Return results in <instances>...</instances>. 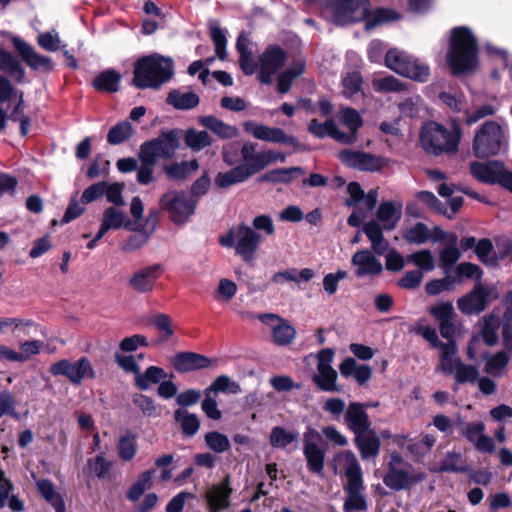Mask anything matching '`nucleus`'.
<instances>
[{
    "instance_id": "58",
    "label": "nucleus",
    "mask_w": 512,
    "mask_h": 512,
    "mask_svg": "<svg viewBox=\"0 0 512 512\" xmlns=\"http://www.w3.org/2000/svg\"><path fill=\"white\" fill-rule=\"evenodd\" d=\"M111 466L112 463L106 460L102 453L87 460V468L92 470L99 479H104L107 476Z\"/></svg>"
},
{
    "instance_id": "33",
    "label": "nucleus",
    "mask_w": 512,
    "mask_h": 512,
    "mask_svg": "<svg viewBox=\"0 0 512 512\" xmlns=\"http://www.w3.org/2000/svg\"><path fill=\"white\" fill-rule=\"evenodd\" d=\"M199 102L200 98L196 93H181L177 89L171 90L166 97V103L177 110H191L198 106Z\"/></svg>"
},
{
    "instance_id": "56",
    "label": "nucleus",
    "mask_w": 512,
    "mask_h": 512,
    "mask_svg": "<svg viewBox=\"0 0 512 512\" xmlns=\"http://www.w3.org/2000/svg\"><path fill=\"white\" fill-rule=\"evenodd\" d=\"M335 125L333 118H328L324 123H320L316 118L312 119L307 127L308 132L318 139L330 137L332 129Z\"/></svg>"
},
{
    "instance_id": "29",
    "label": "nucleus",
    "mask_w": 512,
    "mask_h": 512,
    "mask_svg": "<svg viewBox=\"0 0 512 512\" xmlns=\"http://www.w3.org/2000/svg\"><path fill=\"white\" fill-rule=\"evenodd\" d=\"M338 374L333 367L317 368V373L312 376L313 383L325 392H342L341 386L337 384Z\"/></svg>"
},
{
    "instance_id": "44",
    "label": "nucleus",
    "mask_w": 512,
    "mask_h": 512,
    "mask_svg": "<svg viewBox=\"0 0 512 512\" xmlns=\"http://www.w3.org/2000/svg\"><path fill=\"white\" fill-rule=\"evenodd\" d=\"M403 239L410 244H423L430 238V231L426 224L417 222L402 234Z\"/></svg>"
},
{
    "instance_id": "26",
    "label": "nucleus",
    "mask_w": 512,
    "mask_h": 512,
    "mask_svg": "<svg viewBox=\"0 0 512 512\" xmlns=\"http://www.w3.org/2000/svg\"><path fill=\"white\" fill-rule=\"evenodd\" d=\"M339 371L345 378L354 377L359 385H364L372 377V369L369 365H358L352 357L345 358L339 365Z\"/></svg>"
},
{
    "instance_id": "13",
    "label": "nucleus",
    "mask_w": 512,
    "mask_h": 512,
    "mask_svg": "<svg viewBox=\"0 0 512 512\" xmlns=\"http://www.w3.org/2000/svg\"><path fill=\"white\" fill-rule=\"evenodd\" d=\"M233 488L231 487V476L226 474L223 479L212 484L205 492L206 509L208 512H222L231 505V496Z\"/></svg>"
},
{
    "instance_id": "54",
    "label": "nucleus",
    "mask_w": 512,
    "mask_h": 512,
    "mask_svg": "<svg viewBox=\"0 0 512 512\" xmlns=\"http://www.w3.org/2000/svg\"><path fill=\"white\" fill-rule=\"evenodd\" d=\"M407 261L414 263L418 268L427 272L432 271L435 267L433 255L427 249L408 255Z\"/></svg>"
},
{
    "instance_id": "55",
    "label": "nucleus",
    "mask_w": 512,
    "mask_h": 512,
    "mask_svg": "<svg viewBox=\"0 0 512 512\" xmlns=\"http://www.w3.org/2000/svg\"><path fill=\"white\" fill-rule=\"evenodd\" d=\"M373 88L377 92H400L405 85L396 77L389 75L373 81Z\"/></svg>"
},
{
    "instance_id": "24",
    "label": "nucleus",
    "mask_w": 512,
    "mask_h": 512,
    "mask_svg": "<svg viewBox=\"0 0 512 512\" xmlns=\"http://www.w3.org/2000/svg\"><path fill=\"white\" fill-rule=\"evenodd\" d=\"M122 74L109 68L97 74L91 82V86L99 93H117L120 90Z\"/></svg>"
},
{
    "instance_id": "62",
    "label": "nucleus",
    "mask_w": 512,
    "mask_h": 512,
    "mask_svg": "<svg viewBox=\"0 0 512 512\" xmlns=\"http://www.w3.org/2000/svg\"><path fill=\"white\" fill-rule=\"evenodd\" d=\"M124 212L114 207H108L104 210L102 221L106 223L110 229H120L125 224Z\"/></svg>"
},
{
    "instance_id": "64",
    "label": "nucleus",
    "mask_w": 512,
    "mask_h": 512,
    "mask_svg": "<svg viewBox=\"0 0 512 512\" xmlns=\"http://www.w3.org/2000/svg\"><path fill=\"white\" fill-rule=\"evenodd\" d=\"M460 251L457 247H445L440 251L439 258L441 268L447 272L460 259Z\"/></svg>"
},
{
    "instance_id": "47",
    "label": "nucleus",
    "mask_w": 512,
    "mask_h": 512,
    "mask_svg": "<svg viewBox=\"0 0 512 512\" xmlns=\"http://www.w3.org/2000/svg\"><path fill=\"white\" fill-rule=\"evenodd\" d=\"M204 440L206 445L215 453H223L231 448L229 438L218 431H210L206 433Z\"/></svg>"
},
{
    "instance_id": "21",
    "label": "nucleus",
    "mask_w": 512,
    "mask_h": 512,
    "mask_svg": "<svg viewBox=\"0 0 512 512\" xmlns=\"http://www.w3.org/2000/svg\"><path fill=\"white\" fill-rule=\"evenodd\" d=\"M368 406L367 403L350 402L346 408L344 423L354 435L366 432L371 428L372 422L366 412Z\"/></svg>"
},
{
    "instance_id": "14",
    "label": "nucleus",
    "mask_w": 512,
    "mask_h": 512,
    "mask_svg": "<svg viewBox=\"0 0 512 512\" xmlns=\"http://www.w3.org/2000/svg\"><path fill=\"white\" fill-rule=\"evenodd\" d=\"M368 12V0H337L333 14L338 24L349 25L364 20Z\"/></svg>"
},
{
    "instance_id": "40",
    "label": "nucleus",
    "mask_w": 512,
    "mask_h": 512,
    "mask_svg": "<svg viewBox=\"0 0 512 512\" xmlns=\"http://www.w3.org/2000/svg\"><path fill=\"white\" fill-rule=\"evenodd\" d=\"M199 168L198 160L182 161L164 166L163 170L172 180H184L188 175Z\"/></svg>"
},
{
    "instance_id": "20",
    "label": "nucleus",
    "mask_w": 512,
    "mask_h": 512,
    "mask_svg": "<svg viewBox=\"0 0 512 512\" xmlns=\"http://www.w3.org/2000/svg\"><path fill=\"white\" fill-rule=\"evenodd\" d=\"M170 364L176 372L185 374L210 367L212 360L196 352L183 351L176 353Z\"/></svg>"
},
{
    "instance_id": "10",
    "label": "nucleus",
    "mask_w": 512,
    "mask_h": 512,
    "mask_svg": "<svg viewBox=\"0 0 512 512\" xmlns=\"http://www.w3.org/2000/svg\"><path fill=\"white\" fill-rule=\"evenodd\" d=\"M243 129L258 140L291 146L295 151L304 150L295 136L286 134L281 128L269 127L254 121H246L243 124Z\"/></svg>"
},
{
    "instance_id": "57",
    "label": "nucleus",
    "mask_w": 512,
    "mask_h": 512,
    "mask_svg": "<svg viewBox=\"0 0 512 512\" xmlns=\"http://www.w3.org/2000/svg\"><path fill=\"white\" fill-rule=\"evenodd\" d=\"M154 327L160 331V342L167 341L174 333L171 318L163 313H158L152 320Z\"/></svg>"
},
{
    "instance_id": "51",
    "label": "nucleus",
    "mask_w": 512,
    "mask_h": 512,
    "mask_svg": "<svg viewBox=\"0 0 512 512\" xmlns=\"http://www.w3.org/2000/svg\"><path fill=\"white\" fill-rule=\"evenodd\" d=\"M138 157L141 161V166L137 169V181L142 185H148L154 180L153 167L157 162L140 152Z\"/></svg>"
},
{
    "instance_id": "22",
    "label": "nucleus",
    "mask_w": 512,
    "mask_h": 512,
    "mask_svg": "<svg viewBox=\"0 0 512 512\" xmlns=\"http://www.w3.org/2000/svg\"><path fill=\"white\" fill-rule=\"evenodd\" d=\"M351 263L357 267L354 271L357 278L376 277L383 272L381 261L368 249H362L354 253Z\"/></svg>"
},
{
    "instance_id": "28",
    "label": "nucleus",
    "mask_w": 512,
    "mask_h": 512,
    "mask_svg": "<svg viewBox=\"0 0 512 512\" xmlns=\"http://www.w3.org/2000/svg\"><path fill=\"white\" fill-rule=\"evenodd\" d=\"M325 449L317 443L307 442L303 446V454L306 459L307 469L318 476H323L325 465Z\"/></svg>"
},
{
    "instance_id": "43",
    "label": "nucleus",
    "mask_w": 512,
    "mask_h": 512,
    "mask_svg": "<svg viewBox=\"0 0 512 512\" xmlns=\"http://www.w3.org/2000/svg\"><path fill=\"white\" fill-rule=\"evenodd\" d=\"M133 127L129 121H122L112 126L107 134V142L110 145H119L133 135Z\"/></svg>"
},
{
    "instance_id": "32",
    "label": "nucleus",
    "mask_w": 512,
    "mask_h": 512,
    "mask_svg": "<svg viewBox=\"0 0 512 512\" xmlns=\"http://www.w3.org/2000/svg\"><path fill=\"white\" fill-rule=\"evenodd\" d=\"M402 205H395L393 201H383L380 203L376 216L377 219L385 223L384 228L386 230H392L395 228L397 222L402 216Z\"/></svg>"
},
{
    "instance_id": "16",
    "label": "nucleus",
    "mask_w": 512,
    "mask_h": 512,
    "mask_svg": "<svg viewBox=\"0 0 512 512\" xmlns=\"http://www.w3.org/2000/svg\"><path fill=\"white\" fill-rule=\"evenodd\" d=\"M495 289L486 287L481 283L475 284L472 291L458 300V308L465 314H479L483 312L491 301Z\"/></svg>"
},
{
    "instance_id": "18",
    "label": "nucleus",
    "mask_w": 512,
    "mask_h": 512,
    "mask_svg": "<svg viewBox=\"0 0 512 512\" xmlns=\"http://www.w3.org/2000/svg\"><path fill=\"white\" fill-rule=\"evenodd\" d=\"M426 478L424 472L410 474L407 470L398 467H387L383 476V483L394 491L408 490L411 486L422 482Z\"/></svg>"
},
{
    "instance_id": "7",
    "label": "nucleus",
    "mask_w": 512,
    "mask_h": 512,
    "mask_svg": "<svg viewBox=\"0 0 512 512\" xmlns=\"http://www.w3.org/2000/svg\"><path fill=\"white\" fill-rule=\"evenodd\" d=\"M385 65L399 75L420 82L427 81L430 75V69L426 64L395 48L387 51Z\"/></svg>"
},
{
    "instance_id": "12",
    "label": "nucleus",
    "mask_w": 512,
    "mask_h": 512,
    "mask_svg": "<svg viewBox=\"0 0 512 512\" xmlns=\"http://www.w3.org/2000/svg\"><path fill=\"white\" fill-rule=\"evenodd\" d=\"M338 158L345 166L366 172H378L386 164L382 156L358 150L343 149Z\"/></svg>"
},
{
    "instance_id": "46",
    "label": "nucleus",
    "mask_w": 512,
    "mask_h": 512,
    "mask_svg": "<svg viewBox=\"0 0 512 512\" xmlns=\"http://www.w3.org/2000/svg\"><path fill=\"white\" fill-rule=\"evenodd\" d=\"M271 156L272 154L268 152V150L258 152L257 155H255L250 161V163H243L241 166L246 172L247 176L250 178L252 175L260 172L272 163L273 158Z\"/></svg>"
},
{
    "instance_id": "34",
    "label": "nucleus",
    "mask_w": 512,
    "mask_h": 512,
    "mask_svg": "<svg viewBox=\"0 0 512 512\" xmlns=\"http://www.w3.org/2000/svg\"><path fill=\"white\" fill-rule=\"evenodd\" d=\"M293 174L302 175L304 174V169L299 166L288 168H275L261 175L258 178V181L289 184L293 181Z\"/></svg>"
},
{
    "instance_id": "42",
    "label": "nucleus",
    "mask_w": 512,
    "mask_h": 512,
    "mask_svg": "<svg viewBox=\"0 0 512 512\" xmlns=\"http://www.w3.org/2000/svg\"><path fill=\"white\" fill-rule=\"evenodd\" d=\"M118 455L123 461H130L137 453V435L127 430L118 440Z\"/></svg>"
},
{
    "instance_id": "27",
    "label": "nucleus",
    "mask_w": 512,
    "mask_h": 512,
    "mask_svg": "<svg viewBox=\"0 0 512 512\" xmlns=\"http://www.w3.org/2000/svg\"><path fill=\"white\" fill-rule=\"evenodd\" d=\"M259 319L267 323V320H280V323L273 328V339L278 345L284 346L290 344L295 338L296 331L293 326L285 320L280 319L277 315L266 313L259 316Z\"/></svg>"
},
{
    "instance_id": "48",
    "label": "nucleus",
    "mask_w": 512,
    "mask_h": 512,
    "mask_svg": "<svg viewBox=\"0 0 512 512\" xmlns=\"http://www.w3.org/2000/svg\"><path fill=\"white\" fill-rule=\"evenodd\" d=\"M454 377L458 384H473L478 380L479 370L475 365L464 364L459 358H457V371L455 372Z\"/></svg>"
},
{
    "instance_id": "60",
    "label": "nucleus",
    "mask_w": 512,
    "mask_h": 512,
    "mask_svg": "<svg viewBox=\"0 0 512 512\" xmlns=\"http://www.w3.org/2000/svg\"><path fill=\"white\" fill-rule=\"evenodd\" d=\"M149 342L146 336L134 334L123 338L119 343V349L125 353L135 352L139 347H148Z\"/></svg>"
},
{
    "instance_id": "31",
    "label": "nucleus",
    "mask_w": 512,
    "mask_h": 512,
    "mask_svg": "<svg viewBox=\"0 0 512 512\" xmlns=\"http://www.w3.org/2000/svg\"><path fill=\"white\" fill-rule=\"evenodd\" d=\"M510 358V354L504 350L498 351L493 355H489L488 352H485L483 354V359L486 360L484 367L485 373L493 377L502 376L508 367Z\"/></svg>"
},
{
    "instance_id": "17",
    "label": "nucleus",
    "mask_w": 512,
    "mask_h": 512,
    "mask_svg": "<svg viewBox=\"0 0 512 512\" xmlns=\"http://www.w3.org/2000/svg\"><path fill=\"white\" fill-rule=\"evenodd\" d=\"M236 236V253L241 255L244 261H251L262 241L261 235L252 227L241 223L236 227Z\"/></svg>"
},
{
    "instance_id": "41",
    "label": "nucleus",
    "mask_w": 512,
    "mask_h": 512,
    "mask_svg": "<svg viewBox=\"0 0 512 512\" xmlns=\"http://www.w3.org/2000/svg\"><path fill=\"white\" fill-rule=\"evenodd\" d=\"M174 419L181 424V430L184 436H194L200 428V420L194 413L187 410L177 409L174 412Z\"/></svg>"
},
{
    "instance_id": "63",
    "label": "nucleus",
    "mask_w": 512,
    "mask_h": 512,
    "mask_svg": "<svg viewBox=\"0 0 512 512\" xmlns=\"http://www.w3.org/2000/svg\"><path fill=\"white\" fill-rule=\"evenodd\" d=\"M423 277V272L420 270L407 271L403 277L397 281V286L407 290L415 289L420 286Z\"/></svg>"
},
{
    "instance_id": "15",
    "label": "nucleus",
    "mask_w": 512,
    "mask_h": 512,
    "mask_svg": "<svg viewBox=\"0 0 512 512\" xmlns=\"http://www.w3.org/2000/svg\"><path fill=\"white\" fill-rule=\"evenodd\" d=\"M13 46L21 57L22 61L33 71L51 73L54 70V63L49 56L37 53L33 46L20 37H14Z\"/></svg>"
},
{
    "instance_id": "36",
    "label": "nucleus",
    "mask_w": 512,
    "mask_h": 512,
    "mask_svg": "<svg viewBox=\"0 0 512 512\" xmlns=\"http://www.w3.org/2000/svg\"><path fill=\"white\" fill-rule=\"evenodd\" d=\"M248 179L249 177L240 164L226 172H219L214 178V184L220 189H227Z\"/></svg>"
},
{
    "instance_id": "49",
    "label": "nucleus",
    "mask_w": 512,
    "mask_h": 512,
    "mask_svg": "<svg viewBox=\"0 0 512 512\" xmlns=\"http://www.w3.org/2000/svg\"><path fill=\"white\" fill-rule=\"evenodd\" d=\"M238 393L240 391V386L238 383L233 382L229 376L220 375L218 376L212 384L204 390V394L206 396L210 395L211 392H227Z\"/></svg>"
},
{
    "instance_id": "8",
    "label": "nucleus",
    "mask_w": 512,
    "mask_h": 512,
    "mask_svg": "<svg viewBox=\"0 0 512 512\" xmlns=\"http://www.w3.org/2000/svg\"><path fill=\"white\" fill-rule=\"evenodd\" d=\"M196 203L195 200L186 197L183 192L177 191H169L159 200L160 208L168 212L170 220L177 225L188 221L195 212Z\"/></svg>"
},
{
    "instance_id": "30",
    "label": "nucleus",
    "mask_w": 512,
    "mask_h": 512,
    "mask_svg": "<svg viewBox=\"0 0 512 512\" xmlns=\"http://www.w3.org/2000/svg\"><path fill=\"white\" fill-rule=\"evenodd\" d=\"M167 377L168 374L163 368L152 365L147 367L143 373L141 370L139 371V374L134 377V384L139 390L147 391L152 385L159 384Z\"/></svg>"
},
{
    "instance_id": "19",
    "label": "nucleus",
    "mask_w": 512,
    "mask_h": 512,
    "mask_svg": "<svg viewBox=\"0 0 512 512\" xmlns=\"http://www.w3.org/2000/svg\"><path fill=\"white\" fill-rule=\"evenodd\" d=\"M163 271L164 268L160 263L146 266L133 273L129 279V285L138 293H149L155 288L156 281Z\"/></svg>"
},
{
    "instance_id": "11",
    "label": "nucleus",
    "mask_w": 512,
    "mask_h": 512,
    "mask_svg": "<svg viewBox=\"0 0 512 512\" xmlns=\"http://www.w3.org/2000/svg\"><path fill=\"white\" fill-rule=\"evenodd\" d=\"M286 60L287 53L279 45L267 46L259 57L258 80L262 84H271L272 76L285 65Z\"/></svg>"
},
{
    "instance_id": "59",
    "label": "nucleus",
    "mask_w": 512,
    "mask_h": 512,
    "mask_svg": "<svg viewBox=\"0 0 512 512\" xmlns=\"http://www.w3.org/2000/svg\"><path fill=\"white\" fill-rule=\"evenodd\" d=\"M456 278L446 276L442 279H433L425 285V292L430 296H436L443 291H449L453 288Z\"/></svg>"
},
{
    "instance_id": "38",
    "label": "nucleus",
    "mask_w": 512,
    "mask_h": 512,
    "mask_svg": "<svg viewBox=\"0 0 512 512\" xmlns=\"http://www.w3.org/2000/svg\"><path fill=\"white\" fill-rule=\"evenodd\" d=\"M184 143L194 152H199L213 143V139L206 130L197 131L189 128L184 132Z\"/></svg>"
},
{
    "instance_id": "5",
    "label": "nucleus",
    "mask_w": 512,
    "mask_h": 512,
    "mask_svg": "<svg viewBox=\"0 0 512 512\" xmlns=\"http://www.w3.org/2000/svg\"><path fill=\"white\" fill-rule=\"evenodd\" d=\"M504 133L495 121L484 122L473 138V153L477 158L498 155L503 146Z\"/></svg>"
},
{
    "instance_id": "4",
    "label": "nucleus",
    "mask_w": 512,
    "mask_h": 512,
    "mask_svg": "<svg viewBox=\"0 0 512 512\" xmlns=\"http://www.w3.org/2000/svg\"><path fill=\"white\" fill-rule=\"evenodd\" d=\"M461 130L455 126L453 131L435 121L425 123L420 131L422 148L431 155L440 156L443 153H453L458 150Z\"/></svg>"
},
{
    "instance_id": "6",
    "label": "nucleus",
    "mask_w": 512,
    "mask_h": 512,
    "mask_svg": "<svg viewBox=\"0 0 512 512\" xmlns=\"http://www.w3.org/2000/svg\"><path fill=\"white\" fill-rule=\"evenodd\" d=\"M181 129H162L156 138L143 142L140 153L157 162L158 158L171 159L180 147Z\"/></svg>"
},
{
    "instance_id": "9",
    "label": "nucleus",
    "mask_w": 512,
    "mask_h": 512,
    "mask_svg": "<svg viewBox=\"0 0 512 512\" xmlns=\"http://www.w3.org/2000/svg\"><path fill=\"white\" fill-rule=\"evenodd\" d=\"M49 372L53 376H65L73 385L77 386L81 385L84 379H94L96 377L90 360L85 356L75 362L61 359L50 366Z\"/></svg>"
},
{
    "instance_id": "39",
    "label": "nucleus",
    "mask_w": 512,
    "mask_h": 512,
    "mask_svg": "<svg viewBox=\"0 0 512 512\" xmlns=\"http://www.w3.org/2000/svg\"><path fill=\"white\" fill-rule=\"evenodd\" d=\"M199 123L205 128L211 130L214 134L222 139H230L236 134V128L232 127L215 116H201Z\"/></svg>"
},
{
    "instance_id": "45",
    "label": "nucleus",
    "mask_w": 512,
    "mask_h": 512,
    "mask_svg": "<svg viewBox=\"0 0 512 512\" xmlns=\"http://www.w3.org/2000/svg\"><path fill=\"white\" fill-rule=\"evenodd\" d=\"M297 433L287 431L281 426H275L272 428L269 443L274 448H285L297 438Z\"/></svg>"
},
{
    "instance_id": "23",
    "label": "nucleus",
    "mask_w": 512,
    "mask_h": 512,
    "mask_svg": "<svg viewBox=\"0 0 512 512\" xmlns=\"http://www.w3.org/2000/svg\"><path fill=\"white\" fill-rule=\"evenodd\" d=\"M353 441L363 460L379 455L381 440L374 429L369 428L366 432L355 434Z\"/></svg>"
},
{
    "instance_id": "61",
    "label": "nucleus",
    "mask_w": 512,
    "mask_h": 512,
    "mask_svg": "<svg viewBox=\"0 0 512 512\" xmlns=\"http://www.w3.org/2000/svg\"><path fill=\"white\" fill-rule=\"evenodd\" d=\"M124 188V183L114 182L110 184L106 182L104 195H106L107 201L116 206H123L125 204L122 195Z\"/></svg>"
},
{
    "instance_id": "3",
    "label": "nucleus",
    "mask_w": 512,
    "mask_h": 512,
    "mask_svg": "<svg viewBox=\"0 0 512 512\" xmlns=\"http://www.w3.org/2000/svg\"><path fill=\"white\" fill-rule=\"evenodd\" d=\"M342 458L344 461V474L347 479L346 484L343 486L346 493L343 510L344 512L365 511L367 509V500L363 494L365 487L360 463L355 454L350 450L344 451Z\"/></svg>"
},
{
    "instance_id": "37",
    "label": "nucleus",
    "mask_w": 512,
    "mask_h": 512,
    "mask_svg": "<svg viewBox=\"0 0 512 512\" xmlns=\"http://www.w3.org/2000/svg\"><path fill=\"white\" fill-rule=\"evenodd\" d=\"M398 19H400V14L393 9L383 7L376 8L373 11L369 9L367 16L364 18L365 28L370 30L383 23H389Z\"/></svg>"
},
{
    "instance_id": "53",
    "label": "nucleus",
    "mask_w": 512,
    "mask_h": 512,
    "mask_svg": "<svg viewBox=\"0 0 512 512\" xmlns=\"http://www.w3.org/2000/svg\"><path fill=\"white\" fill-rule=\"evenodd\" d=\"M341 123L348 128L350 132L358 134L363 126V119L360 114L352 107L342 109Z\"/></svg>"
},
{
    "instance_id": "35",
    "label": "nucleus",
    "mask_w": 512,
    "mask_h": 512,
    "mask_svg": "<svg viewBox=\"0 0 512 512\" xmlns=\"http://www.w3.org/2000/svg\"><path fill=\"white\" fill-rule=\"evenodd\" d=\"M305 70V64L302 61H294L293 64L280 73L277 77V91L285 94L290 91L293 81L302 75Z\"/></svg>"
},
{
    "instance_id": "1",
    "label": "nucleus",
    "mask_w": 512,
    "mask_h": 512,
    "mask_svg": "<svg viewBox=\"0 0 512 512\" xmlns=\"http://www.w3.org/2000/svg\"><path fill=\"white\" fill-rule=\"evenodd\" d=\"M478 41L466 26H456L450 30L446 63L453 76L474 72L479 64Z\"/></svg>"
},
{
    "instance_id": "2",
    "label": "nucleus",
    "mask_w": 512,
    "mask_h": 512,
    "mask_svg": "<svg viewBox=\"0 0 512 512\" xmlns=\"http://www.w3.org/2000/svg\"><path fill=\"white\" fill-rule=\"evenodd\" d=\"M174 75L171 58L159 54L142 56L133 65L132 85L138 89H159Z\"/></svg>"
},
{
    "instance_id": "25",
    "label": "nucleus",
    "mask_w": 512,
    "mask_h": 512,
    "mask_svg": "<svg viewBox=\"0 0 512 512\" xmlns=\"http://www.w3.org/2000/svg\"><path fill=\"white\" fill-rule=\"evenodd\" d=\"M500 168L503 163L500 161H488L486 163L473 161L470 163V173L479 182L495 185Z\"/></svg>"
},
{
    "instance_id": "52",
    "label": "nucleus",
    "mask_w": 512,
    "mask_h": 512,
    "mask_svg": "<svg viewBox=\"0 0 512 512\" xmlns=\"http://www.w3.org/2000/svg\"><path fill=\"white\" fill-rule=\"evenodd\" d=\"M209 30L217 57L220 60H225L227 58V38L224 31L218 25H211Z\"/></svg>"
},
{
    "instance_id": "50",
    "label": "nucleus",
    "mask_w": 512,
    "mask_h": 512,
    "mask_svg": "<svg viewBox=\"0 0 512 512\" xmlns=\"http://www.w3.org/2000/svg\"><path fill=\"white\" fill-rule=\"evenodd\" d=\"M416 197L419 201L424 203L428 208L435 212L444 215L448 219H452V215H448V209L431 191L422 190L417 192Z\"/></svg>"
}]
</instances>
